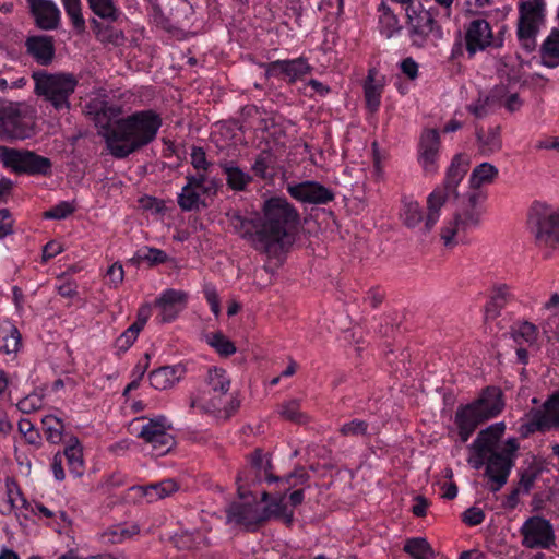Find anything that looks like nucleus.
I'll use <instances>...</instances> for the list:
<instances>
[{
    "label": "nucleus",
    "instance_id": "nucleus-18",
    "mask_svg": "<svg viewBox=\"0 0 559 559\" xmlns=\"http://www.w3.org/2000/svg\"><path fill=\"white\" fill-rule=\"evenodd\" d=\"M440 144V134L437 129L423 131L418 144V163L427 175H433L438 170Z\"/></svg>",
    "mask_w": 559,
    "mask_h": 559
},
{
    "label": "nucleus",
    "instance_id": "nucleus-30",
    "mask_svg": "<svg viewBox=\"0 0 559 559\" xmlns=\"http://www.w3.org/2000/svg\"><path fill=\"white\" fill-rule=\"evenodd\" d=\"M476 140L478 151L483 156H489L500 151L502 146L500 127L489 128L488 130L477 129Z\"/></svg>",
    "mask_w": 559,
    "mask_h": 559
},
{
    "label": "nucleus",
    "instance_id": "nucleus-28",
    "mask_svg": "<svg viewBox=\"0 0 559 559\" xmlns=\"http://www.w3.org/2000/svg\"><path fill=\"white\" fill-rule=\"evenodd\" d=\"M543 17L520 13L518 23V38L522 48L532 52L536 48V35L538 33V24Z\"/></svg>",
    "mask_w": 559,
    "mask_h": 559
},
{
    "label": "nucleus",
    "instance_id": "nucleus-21",
    "mask_svg": "<svg viewBox=\"0 0 559 559\" xmlns=\"http://www.w3.org/2000/svg\"><path fill=\"white\" fill-rule=\"evenodd\" d=\"M188 294L183 290L166 289L155 300V307L159 309V321L162 323L174 321L187 307Z\"/></svg>",
    "mask_w": 559,
    "mask_h": 559
},
{
    "label": "nucleus",
    "instance_id": "nucleus-62",
    "mask_svg": "<svg viewBox=\"0 0 559 559\" xmlns=\"http://www.w3.org/2000/svg\"><path fill=\"white\" fill-rule=\"evenodd\" d=\"M74 207L69 202H60L45 213L46 218L63 219L72 214Z\"/></svg>",
    "mask_w": 559,
    "mask_h": 559
},
{
    "label": "nucleus",
    "instance_id": "nucleus-58",
    "mask_svg": "<svg viewBox=\"0 0 559 559\" xmlns=\"http://www.w3.org/2000/svg\"><path fill=\"white\" fill-rule=\"evenodd\" d=\"M203 294L211 307V311L215 317H218L221 313V304L216 287L212 283H204Z\"/></svg>",
    "mask_w": 559,
    "mask_h": 559
},
{
    "label": "nucleus",
    "instance_id": "nucleus-9",
    "mask_svg": "<svg viewBox=\"0 0 559 559\" xmlns=\"http://www.w3.org/2000/svg\"><path fill=\"white\" fill-rule=\"evenodd\" d=\"M527 226L539 247L559 246V211L545 203L535 202L528 212Z\"/></svg>",
    "mask_w": 559,
    "mask_h": 559
},
{
    "label": "nucleus",
    "instance_id": "nucleus-22",
    "mask_svg": "<svg viewBox=\"0 0 559 559\" xmlns=\"http://www.w3.org/2000/svg\"><path fill=\"white\" fill-rule=\"evenodd\" d=\"M227 520L243 525L249 531H255L266 522V513L259 510L257 504L234 502L227 509Z\"/></svg>",
    "mask_w": 559,
    "mask_h": 559
},
{
    "label": "nucleus",
    "instance_id": "nucleus-47",
    "mask_svg": "<svg viewBox=\"0 0 559 559\" xmlns=\"http://www.w3.org/2000/svg\"><path fill=\"white\" fill-rule=\"evenodd\" d=\"M167 259L168 255L165 251L157 248L145 247L144 249L136 251L129 262L134 265H139L141 262L147 261L151 265H155L165 263Z\"/></svg>",
    "mask_w": 559,
    "mask_h": 559
},
{
    "label": "nucleus",
    "instance_id": "nucleus-55",
    "mask_svg": "<svg viewBox=\"0 0 559 559\" xmlns=\"http://www.w3.org/2000/svg\"><path fill=\"white\" fill-rule=\"evenodd\" d=\"M139 333L138 325H130L115 342L118 352H127L138 338Z\"/></svg>",
    "mask_w": 559,
    "mask_h": 559
},
{
    "label": "nucleus",
    "instance_id": "nucleus-43",
    "mask_svg": "<svg viewBox=\"0 0 559 559\" xmlns=\"http://www.w3.org/2000/svg\"><path fill=\"white\" fill-rule=\"evenodd\" d=\"M90 10L99 19L116 22L120 16L115 0H86Z\"/></svg>",
    "mask_w": 559,
    "mask_h": 559
},
{
    "label": "nucleus",
    "instance_id": "nucleus-3",
    "mask_svg": "<svg viewBox=\"0 0 559 559\" xmlns=\"http://www.w3.org/2000/svg\"><path fill=\"white\" fill-rule=\"evenodd\" d=\"M262 212L260 227L264 238L265 254L269 258L280 259L293 243L292 234L299 221V214L294 205L280 197L266 200Z\"/></svg>",
    "mask_w": 559,
    "mask_h": 559
},
{
    "label": "nucleus",
    "instance_id": "nucleus-36",
    "mask_svg": "<svg viewBox=\"0 0 559 559\" xmlns=\"http://www.w3.org/2000/svg\"><path fill=\"white\" fill-rule=\"evenodd\" d=\"M403 224L408 228L417 227L423 221V209L412 197L402 198V207L400 212Z\"/></svg>",
    "mask_w": 559,
    "mask_h": 559
},
{
    "label": "nucleus",
    "instance_id": "nucleus-34",
    "mask_svg": "<svg viewBox=\"0 0 559 559\" xmlns=\"http://www.w3.org/2000/svg\"><path fill=\"white\" fill-rule=\"evenodd\" d=\"M138 489L142 491V495L147 499V502H154L176 492L179 489V486L174 479L168 478L159 483L141 486Z\"/></svg>",
    "mask_w": 559,
    "mask_h": 559
},
{
    "label": "nucleus",
    "instance_id": "nucleus-6",
    "mask_svg": "<svg viewBox=\"0 0 559 559\" xmlns=\"http://www.w3.org/2000/svg\"><path fill=\"white\" fill-rule=\"evenodd\" d=\"M468 168L467 156L456 154L450 167L448 168L444 182L441 187L436 188L427 199V215L425 217L423 233L431 231L440 217V211L451 195L457 198L456 188L464 178Z\"/></svg>",
    "mask_w": 559,
    "mask_h": 559
},
{
    "label": "nucleus",
    "instance_id": "nucleus-64",
    "mask_svg": "<svg viewBox=\"0 0 559 559\" xmlns=\"http://www.w3.org/2000/svg\"><path fill=\"white\" fill-rule=\"evenodd\" d=\"M544 5V0L525 1L520 4L519 13L526 12V14L543 17Z\"/></svg>",
    "mask_w": 559,
    "mask_h": 559
},
{
    "label": "nucleus",
    "instance_id": "nucleus-56",
    "mask_svg": "<svg viewBox=\"0 0 559 559\" xmlns=\"http://www.w3.org/2000/svg\"><path fill=\"white\" fill-rule=\"evenodd\" d=\"M19 411L25 414L33 413L43 407V396L37 393H32L22 400H20L16 404Z\"/></svg>",
    "mask_w": 559,
    "mask_h": 559
},
{
    "label": "nucleus",
    "instance_id": "nucleus-27",
    "mask_svg": "<svg viewBox=\"0 0 559 559\" xmlns=\"http://www.w3.org/2000/svg\"><path fill=\"white\" fill-rule=\"evenodd\" d=\"M90 114L94 115L96 127L99 128V135L104 138L106 129L112 128L116 120L122 114V107L107 100L95 99L87 105Z\"/></svg>",
    "mask_w": 559,
    "mask_h": 559
},
{
    "label": "nucleus",
    "instance_id": "nucleus-48",
    "mask_svg": "<svg viewBox=\"0 0 559 559\" xmlns=\"http://www.w3.org/2000/svg\"><path fill=\"white\" fill-rule=\"evenodd\" d=\"M280 414L286 420L298 425H304L308 421V416L300 411V401L296 399L284 402L280 406Z\"/></svg>",
    "mask_w": 559,
    "mask_h": 559
},
{
    "label": "nucleus",
    "instance_id": "nucleus-20",
    "mask_svg": "<svg viewBox=\"0 0 559 559\" xmlns=\"http://www.w3.org/2000/svg\"><path fill=\"white\" fill-rule=\"evenodd\" d=\"M559 428V391H556L544 402L540 409L532 411L530 431H546Z\"/></svg>",
    "mask_w": 559,
    "mask_h": 559
},
{
    "label": "nucleus",
    "instance_id": "nucleus-42",
    "mask_svg": "<svg viewBox=\"0 0 559 559\" xmlns=\"http://www.w3.org/2000/svg\"><path fill=\"white\" fill-rule=\"evenodd\" d=\"M7 498L0 501V513L9 514L15 508H17V500L21 501L22 507L26 504V500L23 498L20 487L14 478L7 477L5 479Z\"/></svg>",
    "mask_w": 559,
    "mask_h": 559
},
{
    "label": "nucleus",
    "instance_id": "nucleus-33",
    "mask_svg": "<svg viewBox=\"0 0 559 559\" xmlns=\"http://www.w3.org/2000/svg\"><path fill=\"white\" fill-rule=\"evenodd\" d=\"M21 346V334L9 321L0 323V353L15 354Z\"/></svg>",
    "mask_w": 559,
    "mask_h": 559
},
{
    "label": "nucleus",
    "instance_id": "nucleus-51",
    "mask_svg": "<svg viewBox=\"0 0 559 559\" xmlns=\"http://www.w3.org/2000/svg\"><path fill=\"white\" fill-rule=\"evenodd\" d=\"M204 542V536L201 532H185L174 537V543L179 549H193L198 548Z\"/></svg>",
    "mask_w": 559,
    "mask_h": 559
},
{
    "label": "nucleus",
    "instance_id": "nucleus-38",
    "mask_svg": "<svg viewBox=\"0 0 559 559\" xmlns=\"http://www.w3.org/2000/svg\"><path fill=\"white\" fill-rule=\"evenodd\" d=\"M199 191V188L187 181L178 194L177 202L179 207L185 212L198 211L201 206L206 207L207 204L201 200Z\"/></svg>",
    "mask_w": 559,
    "mask_h": 559
},
{
    "label": "nucleus",
    "instance_id": "nucleus-46",
    "mask_svg": "<svg viewBox=\"0 0 559 559\" xmlns=\"http://www.w3.org/2000/svg\"><path fill=\"white\" fill-rule=\"evenodd\" d=\"M67 15L69 16L73 28L78 34H82L86 29L85 19L82 14L81 0H61Z\"/></svg>",
    "mask_w": 559,
    "mask_h": 559
},
{
    "label": "nucleus",
    "instance_id": "nucleus-8",
    "mask_svg": "<svg viewBox=\"0 0 559 559\" xmlns=\"http://www.w3.org/2000/svg\"><path fill=\"white\" fill-rule=\"evenodd\" d=\"M34 117L31 106L21 102L0 100V138L25 140L33 135Z\"/></svg>",
    "mask_w": 559,
    "mask_h": 559
},
{
    "label": "nucleus",
    "instance_id": "nucleus-16",
    "mask_svg": "<svg viewBox=\"0 0 559 559\" xmlns=\"http://www.w3.org/2000/svg\"><path fill=\"white\" fill-rule=\"evenodd\" d=\"M233 230L242 239L248 240L255 250L265 253L264 238L261 233L260 218L242 216L239 211H230L226 214Z\"/></svg>",
    "mask_w": 559,
    "mask_h": 559
},
{
    "label": "nucleus",
    "instance_id": "nucleus-41",
    "mask_svg": "<svg viewBox=\"0 0 559 559\" xmlns=\"http://www.w3.org/2000/svg\"><path fill=\"white\" fill-rule=\"evenodd\" d=\"M63 454L67 459L70 472L76 477L83 475V453L76 437L70 439V443L66 447Z\"/></svg>",
    "mask_w": 559,
    "mask_h": 559
},
{
    "label": "nucleus",
    "instance_id": "nucleus-57",
    "mask_svg": "<svg viewBox=\"0 0 559 559\" xmlns=\"http://www.w3.org/2000/svg\"><path fill=\"white\" fill-rule=\"evenodd\" d=\"M368 424L361 419H354L344 424L340 428V432L344 437H358L367 433Z\"/></svg>",
    "mask_w": 559,
    "mask_h": 559
},
{
    "label": "nucleus",
    "instance_id": "nucleus-7",
    "mask_svg": "<svg viewBox=\"0 0 559 559\" xmlns=\"http://www.w3.org/2000/svg\"><path fill=\"white\" fill-rule=\"evenodd\" d=\"M519 448L516 438H509L502 445L498 443L492 447L484 473V476L488 478L489 491L497 492L508 483Z\"/></svg>",
    "mask_w": 559,
    "mask_h": 559
},
{
    "label": "nucleus",
    "instance_id": "nucleus-13",
    "mask_svg": "<svg viewBox=\"0 0 559 559\" xmlns=\"http://www.w3.org/2000/svg\"><path fill=\"white\" fill-rule=\"evenodd\" d=\"M522 545L530 549H549L555 545L551 523L538 515L528 518L520 530Z\"/></svg>",
    "mask_w": 559,
    "mask_h": 559
},
{
    "label": "nucleus",
    "instance_id": "nucleus-17",
    "mask_svg": "<svg viewBox=\"0 0 559 559\" xmlns=\"http://www.w3.org/2000/svg\"><path fill=\"white\" fill-rule=\"evenodd\" d=\"M287 191L295 200L309 204H328L335 198L331 189L313 180L288 183Z\"/></svg>",
    "mask_w": 559,
    "mask_h": 559
},
{
    "label": "nucleus",
    "instance_id": "nucleus-53",
    "mask_svg": "<svg viewBox=\"0 0 559 559\" xmlns=\"http://www.w3.org/2000/svg\"><path fill=\"white\" fill-rule=\"evenodd\" d=\"M513 338L516 343L534 344L537 340V328L531 322H523L519 329L513 332Z\"/></svg>",
    "mask_w": 559,
    "mask_h": 559
},
{
    "label": "nucleus",
    "instance_id": "nucleus-23",
    "mask_svg": "<svg viewBox=\"0 0 559 559\" xmlns=\"http://www.w3.org/2000/svg\"><path fill=\"white\" fill-rule=\"evenodd\" d=\"M230 378L224 369L217 367L210 368L207 371L206 384L212 397L206 406H202V409L204 412L221 411L222 397L230 390Z\"/></svg>",
    "mask_w": 559,
    "mask_h": 559
},
{
    "label": "nucleus",
    "instance_id": "nucleus-60",
    "mask_svg": "<svg viewBox=\"0 0 559 559\" xmlns=\"http://www.w3.org/2000/svg\"><path fill=\"white\" fill-rule=\"evenodd\" d=\"M191 165L197 171L211 170L213 164L206 159V154L202 147H193L191 152Z\"/></svg>",
    "mask_w": 559,
    "mask_h": 559
},
{
    "label": "nucleus",
    "instance_id": "nucleus-63",
    "mask_svg": "<svg viewBox=\"0 0 559 559\" xmlns=\"http://www.w3.org/2000/svg\"><path fill=\"white\" fill-rule=\"evenodd\" d=\"M382 7H383V15L381 17V22L383 24H385V26L388 28L386 36L391 37V36H393L394 33H396L400 29L399 20L391 12L390 8L385 7L384 4H382Z\"/></svg>",
    "mask_w": 559,
    "mask_h": 559
},
{
    "label": "nucleus",
    "instance_id": "nucleus-4",
    "mask_svg": "<svg viewBox=\"0 0 559 559\" xmlns=\"http://www.w3.org/2000/svg\"><path fill=\"white\" fill-rule=\"evenodd\" d=\"M502 393L498 388L488 386L475 402L460 406L455 424L461 441L466 442L479 425L497 416L503 409Z\"/></svg>",
    "mask_w": 559,
    "mask_h": 559
},
{
    "label": "nucleus",
    "instance_id": "nucleus-49",
    "mask_svg": "<svg viewBox=\"0 0 559 559\" xmlns=\"http://www.w3.org/2000/svg\"><path fill=\"white\" fill-rule=\"evenodd\" d=\"M373 70H370L364 86L366 104L370 111L378 110L382 90L380 85L373 84Z\"/></svg>",
    "mask_w": 559,
    "mask_h": 559
},
{
    "label": "nucleus",
    "instance_id": "nucleus-61",
    "mask_svg": "<svg viewBox=\"0 0 559 559\" xmlns=\"http://www.w3.org/2000/svg\"><path fill=\"white\" fill-rule=\"evenodd\" d=\"M485 520V512L478 507H471L462 513V521L468 526H476Z\"/></svg>",
    "mask_w": 559,
    "mask_h": 559
},
{
    "label": "nucleus",
    "instance_id": "nucleus-2",
    "mask_svg": "<svg viewBox=\"0 0 559 559\" xmlns=\"http://www.w3.org/2000/svg\"><path fill=\"white\" fill-rule=\"evenodd\" d=\"M160 127L162 118L156 111L140 110L116 120L104 132V140L109 153L122 159L151 144Z\"/></svg>",
    "mask_w": 559,
    "mask_h": 559
},
{
    "label": "nucleus",
    "instance_id": "nucleus-54",
    "mask_svg": "<svg viewBox=\"0 0 559 559\" xmlns=\"http://www.w3.org/2000/svg\"><path fill=\"white\" fill-rule=\"evenodd\" d=\"M540 469L535 465H530L527 468L520 471V479L518 487L522 489V493H528L537 479Z\"/></svg>",
    "mask_w": 559,
    "mask_h": 559
},
{
    "label": "nucleus",
    "instance_id": "nucleus-32",
    "mask_svg": "<svg viewBox=\"0 0 559 559\" xmlns=\"http://www.w3.org/2000/svg\"><path fill=\"white\" fill-rule=\"evenodd\" d=\"M221 168L226 175L228 188L234 191H243L252 181V177L236 166L233 162L219 163Z\"/></svg>",
    "mask_w": 559,
    "mask_h": 559
},
{
    "label": "nucleus",
    "instance_id": "nucleus-11",
    "mask_svg": "<svg viewBox=\"0 0 559 559\" xmlns=\"http://www.w3.org/2000/svg\"><path fill=\"white\" fill-rule=\"evenodd\" d=\"M407 24L409 26V36L413 43L423 46L428 36L437 33L438 37L441 36L440 27L435 20L432 9H426L423 3H412L406 9Z\"/></svg>",
    "mask_w": 559,
    "mask_h": 559
},
{
    "label": "nucleus",
    "instance_id": "nucleus-44",
    "mask_svg": "<svg viewBox=\"0 0 559 559\" xmlns=\"http://www.w3.org/2000/svg\"><path fill=\"white\" fill-rule=\"evenodd\" d=\"M403 550L414 559H435V551L426 538L415 537L406 540Z\"/></svg>",
    "mask_w": 559,
    "mask_h": 559
},
{
    "label": "nucleus",
    "instance_id": "nucleus-40",
    "mask_svg": "<svg viewBox=\"0 0 559 559\" xmlns=\"http://www.w3.org/2000/svg\"><path fill=\"white\" fill-rule=\"evenodd\" d=\"M506 92L504 86H497L491 91L490 95L485 98H479L478 102L474 105L468 106V110L477 118L486 117L489 111L497 104L500 105V100L503 97Z\"/></svg>",
    "mask_w": 559,
    "mask_h": 559
},
{
    "label": "nucleus",
    "instance_id": "nucleus-15",
    "mask_svg": "<svg viewBox=\"0 0 559 559\" xmlns=\"http://www.w3.org/2000/svg\"><path fill=\"white\" fill-rule=\"evenodd\" d=\"M170 425L167 424L165 416H158L150 419L148 423L142 426L138 437L143 439L146 443L152 444L156 455H164L170 451L175 444L174 437L168 433Z\"/></svg>",
    "mask_w": 559,
    "mask_h": 559
},
{
    "label": "nucleus",
    "instance_id": "nucleus-19",
    "mask_svg": "<svg viewBox=\"0 0 559 559\" xmlns=\"http://www.w3.org/2000/svg\"><path fill=\"white\" fill-rule=\"evenodd\" d=\"M464 46L472 58L478 51L485 50L492 44V31L490 24L484 19L471 21L466 27Z\"/></svg>",
    "mask_w": 559,
    "mask_h": 559
},
{
    "label": "nucleus",
    "instance_id": "nucleus-10",
    "mask_svg": "<svg viewBox=\"0 0 559 559\" xmlns=\"http://www.w3.org/2000/svg\"><path fill=\"white\" fill-rule=\"evenodd\" d=\"M0 162L3 167L17 175L49 176L52 163L48 157L24 148L0 146Z\"/></svg>",
    "mask_w": 559,
    "mask_h": 559
},
{
    "label": "nucleus",
    "instance_id": "nucleus-37",
    "mask_svg": "<svg viewBox=\"0 0 559 559\" xmlns=\"http://www.w3.org/2000/svg\"><path fill=\"white\" fill-rule=\"evenodd\" d=\"M211 170H200L195 175H188L186 180L200 189V192L205 195H216L222 182L216 177H210Z\"/></svg>",
    "mask_w": 559,
    "mask_h": 559
},
{
    "label": "nucleus",
    "instance_id": "nucleus-45",
    "mask_svg": "<svg viewBox=\"0 0 559 559\" xmlns=\"http://www.w3.org/2000/svg\"><path fill=\"white\" fill-rule=\"evenodd\" d=\"M44 435L46 440L52 444H58L62 441L64 430L63 421L55 415H46L41 419Z\"/></svg>",
    "mask_w": 559,
    "mask_h": 559
},
{
    "label": "nucleus",
    "instance_id": "nucleus-52",
    "mask_svg": "<svg viewBox=\"0 0 559 559\" xmlns=\"http://www.w3.org/2000/svg\"><path fill=\"white\" fill-rule=\"evenodd\" d=\"M17 429L28 444L35 445L36 448L41 445V436L31 420L22 418L17 424Z\"/></svg>",
    "mask_w": 559,
    "mask_h": 559
},
{
    "label": "nucleus",
    "instance_id": "nucleus-26",
    "mask_svg": "<svg viewBox=\"0 0 559 559\" xmlns=\"http://www.w3.org/2000/svg\"><path fill=\"white\" fill-rule=\"evenodd\" d=\"M28 8L38 28L53 31L59 27L61 12L52 0H33Z\"/></svg>",
    "mask_w": 559,
    "mask_h": 559
},
{
    "label": "nucleus",
    "instance_id": "nucleus-50",
    "mask_svg": "<svg viewBox=\"0 0 559 559\" xmlns=\"http://www.w3.org/2000/svg\"><path fill=\"white\" fill-rule=\"evenodd\" d=\"M209 344L224 357H228L236 353L235 344L219 332L211 334L209 337Z\"/></svg>",
    "mask_w": 559,
    "mask_h": 559
},
{
    "label": "nucleus",
    "instance_id": "nucleus-5",
    "mask_svg": "<svg viewBox=\"0 0 559 559\" xmlns=\"http://www.w3.org/2000/svg\"><path fill=\"white\" fill-rule=\"evenodd\" d=\"M34 93L49 103L56 110H69L70 97L75 92L79 80L70 72L33 71Z\"/></svg>",
    "mask_w": 559,
    "mask_h": 559
},
{
    "label": "nucleus",
    "instance_id": "nucleus-35",
    "mask_svg": "<svg viewBox=\"0 0 559 559\" xmlns=\"http://www.w3.org/2000/svg\"><path fill=\"white\" fill-rule=\"evenodd\" d=\"M254 176L261 179H273L276 175V157L267 150L260 152L252 165Z\"/></svg>",
    "mask_w": 559,
    "mask_h": 559
},
{
    "label": "nucleus",
    "instance_id": "nucleus-12",
    "mask_svg": "<svg viewBox=\"0 0 559 559\" xmlns=\"http://www.w3.org/2000/svg\"><path fill=\"white\" fill-rule=\"evenodd\" d=\"M249 467L238 473L237 492L240 499L248 497L249 492L245 490L246 487L260 483L262 480V473L264 480L272 483L278 480L271 474L272 463L270 460H264L261 449H255L249 456Z\"/></svg>",
    "mask_w": 559,
    "mask_h": 559
},
{
    "label": "nucleus",
    "instance_id": "nucleus-39",
    "mask_svg": "<svg viewBox=\"0 0 559 559\" xmlns=\"http://www.w3.org/2000/svg\"><path fill=\"white\" fill-rule=\"evenodd\" d=\"M542 63L548 68L559 66V31L554 29L540 47Z\"/></svg>",
    "mask_w": 559,
    "mask_h": 559
},
{
    "label": "nucleus",
    "instance_id": "nucleus-24",
    "mask_svg": "<svg viewBox=\"0 0 559 559\" xmlns=\"http://www.w3.org/2000/svg\"><path fill=\"white\" fill-rule=\"evenodd\" d=\"M26 53L39 66L48 67L56 58L55 39L49 35H31L24 43Z\"/></svg>",
    "mask_w": 559,
    "mask_h": 559
},
{
    "label": "nucleus",
    "instance_id": "nucleus-31",
    "mask_svg": "<svg viewBox=\"0 0 559 559\" xmlns=\"http://www.w3.org/2000/svg\"><path fill=\"white\" fill-rule=\"evenodd\" d=\"M511 287L507 284H497L492 287L490 301L486 306L487 317L497 318L507 304L512 300Z\"/></svg>",
    "mask_w": 559,
    "mask_h": 559
},
{
    "label": "nucleus",
    "instance_id": "nucleus-14",
    "mask_svg": "<svg viewBox=\"0 0 559 559\" xmlns=\"http://www.w3.org/2000/svg\"><path fill=\"white\" fill-rule=\"evenodd\" d=\"M506 430L504 423H496L478 432L476 439L469 444L468 449L473 453L468 459V463L475 469L486 467L487 457L492 447L500 442Z\"/></svg>",
    "mask_w": 559,
    "mask_h": 559
},
{
    "label": "nucleus",
    "instance_id": "nucleus-59",
    "mask_svg": "<svg viewBox=\"0 0 559 559\" xmlns=\"http://www.w3.org/2000/svg\"><path fill=\"white\" fill-rule=\"evenodd\" d=\"M285 495H280L273 498L263 509L266 513V521L271 518H280L286 510L287 506L284 503Z\"/></svg>",
    "mask_w": 559,
    "mask_h": 559
},
{
    "label": "nucleus",
    "instance_id": "nucleus-1",
    "mask_svg": "<svg viewBox=\"0 0 559 559\" xmlns=\"http://www.w3.org/2000/svg\"><path fill=\"white\" fill-rule=\"evenodd\" d=\"M497 177V167L487 162L473 169L469 177V186L473 191L463 197L461 206L441 228L440 238L447 248H453L465 242L467 234L480 225L484 213L481 203L485 201L486 194L478 191V189L481 186L492 183Z\"/></svg>",
    "mask_w": 559,
    "mask_h": 559
},
{
    "label": "nucleus",
    "instance_id": "nucleus-25",
    "mask_svg": "<svg viewBox=\"0 0 559 559\" xmlns=\"http://www.w3.org/2000/svg\"><path fill=\"white\" fill-rule=\"evenodd\" d=\"M312 67L305 58H296L292 60H276L265 66L266 76H283L289 83L301 79L305 74L311 72Z\"/></svg>",
    "mask_w": 559,
    "mask_h": 559
},
{
    "label": "nucleus",
    "instance_id": "nucleus-29",
    "mask_svg": "<svg viewBox=\"0 0 559 559\" xmlns=\"http://www.w3.org/2000/svg\"><path fill=\"white\" fill-rule=\"evenodd\" d=\"M185 372L180 365L165 366L153 370L148 374L151 385L156 390H167L177 383Z\"/></svg>",
    "mask_w": 559,
    "mask_h": 559
}]
</instances>
